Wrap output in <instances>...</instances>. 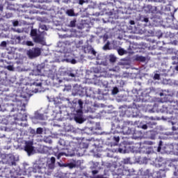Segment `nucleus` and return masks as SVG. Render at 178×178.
I'll list each match as a JSON object with an SVG mask.
<instances>
[{"mask_svg":"<svg viewBox=\"0 0 178 178\" xmlns=\"http://www.w3.org/2000/svg\"><path fill=\"white\" fill-rule=\"evenodd\" d=\"M111 126L112 130H115L114 133H121L127 136L132 134V138L134 140L143 137L141 131H137L130 127V126H133V122L124 120L122 116L115 117L111 122Z\"/></svg>","mask_w":178,"mask_h":178,"instance_id":"obj_1","label":"nucleus"},{"mask_svg":"<svg viewBox=\"0 0 178 178\" xmlns=\"http://www.w3.org/2000/svg\"><path fill=\"white\" fill-rule=\"evenodd\" d=\"M42 79L37 78L31 81V83H26V92L29 94H36L42 90Z\"/></svg>","mask_w":178,"mask_h":178,"instance_id":"obj_2","label":"nucleus"},{"mask_svg":"<svg viewBox=\"0 0 178 178\" xmlns=\"http://www.w3.org/2000/svg\"><path fill=\"white\" fill-rule=\"evenodd\" d=\"M63 152H59L58 154L55 153V156L57 157V159H60L62 156H74V152L70 150L68 148L63 149Z\"/></svg>","mask_w":178,"mask_h":178,"instance_id":"obj_3","label":"nucleus"},{"mask_svg":"<svg viewBox=\"0 0 178 178\" xmlns=\"http://www.w3.org/2000/svg\"><path fill=\"white\" fill-rule=\"evenodd\" d=\"M26 55H28L30 59L37 58V56H40V55H41V49L38 47L32 48L31 49L27 51Z\"/></svg>","mask_w":178,"mask_h":178,"instance_id":"obj_4","label":"nucleus"},{"mask_svg":"<svg viewBox=\"0 0 178 178\" xmlns=\"http://www.w3.org/2000/svg\"><path fill=\"white\" fill-rule=\"evenodd\" d=\"M74 119L76 123H83L84 118H83V111H76V113L74 114Z\"/></svg>","mask_w":178,"mask_h":178,"instance_id":"obj_5","label":"nucleus"},{"mask_svg":"<svg viewBox=\"0 0 178 178\" xmlns=\"http://www.w3.org/2000/svg\"><path fill=\"white\" fill-rule=\"evenodd\" d=\"M24 150L26 152H27L28 155L33 154V152H34V147H33V143L31 142H26L24 147Z\"/></svg>","mask_w":178,"mask_h":178,"instance_id":"obj_6","label":"nucleus"},{"mask_svg":"<svg viewBox=\"0 0 178 178\" xmlns=\"http://www.w3.org/2000/svg\"><path fill=\"white\" fill-rule=\"evenodd\" d=\"M44 35L42 34H38V35L35 36L33 41L38 44H44L45 41L44 40Z\"/></svg>","mask_w":178,"mask_h":178,"instance_id":"obj_7","label":"nucleus"},{"mask_svg":"<svg viewBox=\"0 0 178 178\" xmlns=\"http://www.w3.org/2000/svg\"><path fill=\"white\" fill-rule=\"evenodd\" d=\"M83 100H81V99L78 100V103L76 104L75 105V111H79V112H83Z\"/></svg>","mask_w":178,"mask_h":178,"instance_id":"obj_8","label":"nucleus"},{"mask_svg":"<svg viewBox=\"0 0 178 178\" xmlns=\"http://www.w3.org/2000/svg\"><path fill=\"white\" fill-rule=\"evenodd\" d=\"M170 119H171V120H175V122H174V124L178 125V112L176 111L173 115L170 117Z\"/></svg>","mask_w":178,"mask_h":178,"instance_id":"obj_9","label":"nucleus"},{"mask_svg":"<svg viewBox=\"0 0 178 178\" xmlns=\"http://www.w3.org/2000/svg\"><path fill=\"white\" fill-rule=\"evenodd\" d=\"M143 178H155V177L152 173H149V170H146Z\"/></svg>","mask_w":178,"mask_h":178,"instance_id":"obj_10","label":"nucleus"},{"mask_svg":"<svg viewBox=\"0 0 178 178\" xmlns=\"http://www.w3.org/2000/svg\"><path fill=\"white\" fill-rule=\"evenodd\" d=\"M136 60H137V62H145L147 58L143 56H137L136 57Z\"/></svg>","mask_w":178,"mask_h":178,"instance_id":"obj_11","label":"nucleus"},{"mask_svg":"<svg viewBox=\"0 0 178 178\" xmlns=\"http://www.w3.org/2000/svg\"><path fill=\"white\" fill-rule=\"evenodd\" d=\"M116 56H115L113 54H111L109 56V61L111 63H115V62H116Z\"/></svg>","mask_w":178,"mask_h":178,"instance_id":"obj_12","label":"nucleus"},{"mask_svg":"<svg viewBox=\"0 0 178 178\" xmlns=\"http://www.w3.org/2000/svg\"><path fill=\"white\" fill-rule=\"evenodd\" d=\"M145 152L146 154H147V155H149V154H154V149H152V147H149L146 148Z\"/></svg>","mask_w":178,"mask_h":178,"instance_id":"obj_13","label":"nucleus"},{"mask_svg":"<svg viewBox=\"0 0 178 178\" xmlns=\"http://www.w3.org/2000/svg\"><path fill=\"white\" fill-rule=\"evenodd\" d=\"M31 35L34 38L37 37V35H38V34H37V29H31Z\"/></svg>","mask_w":178,"mask_h":178,"instance_id":"obj_14","label":"nucleus"},{"mask_svg":"<svg viewBox=\"0 0 178 178\" xmlns=\"http://www.w3.org/2000/svg\"><path fill=\"white\" fill-rule=\"evenodd\" d=\"M67 15L71 17L74 16V10L72 9L67 10Z\"/></svg>","mask_w":178,"mask_h":178,"instance_id":"obj_15","label":"nucleus"},{"mask_svg":"<svg viewBox=\"0 0 178 178\" xmlns=\"http://www.w3.org/2000/svg\"><path fill=\"white\" fill-rule=\"evenodd\" d=\"M76 20L74 19L72 21H70V24H69V27H76Z\"/></svg>","mask_w":178,"mask_h":178,"instance_id":"obj_16","label":"nucleus"},{"mask_svg":"<svg viewBox=\"0 0 178 178\" xmlns=\"http://www.w3.org/2000/svg\"><path fill=\"white\" fill-rule=\"evenodd\" d=\"M161 172H162V170H160L159 171L154 172L153 175H156V178H162V175H161Z\"/></svg>","mask_w":178,"mask_h":178,"instance_id":"obj_17","label":"nucleus"},{"mask_svg":"<svg viewBox=\"0 0 178 178\" xmlns=\"http://www.w3.org/2000/svg\"><path fill=\"white\" fill-rule=\"evenodd\" d=\"M118 53L119 55H120V56H122L126 54V51H124L123 49H119L118 50Z\"/></svg>","mask_w":178,"mask_h":178,"instance_id":"obj_18","label":"nucleus"},{"mask_svg":"<svg viewBox=\"0 0 178 178\" xmlns=\"http://www.w3.org/2000/svg\"><path fill=\"white\" fill-rule=\"evenodd\" d=\"M67 166H68L70 169H73L74 168H76V163H67Z\"/></svg>","mask_w":178,"mask_h":178,"instance_id":"obj_19","label":"nucleus"},{"mask_svg":"<svg viewBox=\"0 0 178 178\" xmlns=\"http://www.w3.org/2000/svg\"><path fill=\"white\" fill-rule=\"evenodd\" d=\"M22 122L27 121V115L26 113H24L22 115V117L21 118Z\"/></svg>","mask_w":178,"mask_h":178,"instance_id":"obj_20","label":"nucleus"},{"mask_svg":"<svg viewBox=\"0 0 178 178\" xmlns=\"http://www.w3.org/2000/svg\"><path fill=\"white\" fill-rule=\"evenodd\" d=\"M43 129L41 127H39L36 129V134H42Z\"/></svg>","mask_w":178,"mask_h":178,"instance_id":"obj_21","label":"nucleus"},{"mask_svg":"<svg viewBox=\"0 0 178 178\" xmlns=\"http://www.w3.org/2000/svg\"><path fill=\"white\" fill-rule=\"evenodd\" d=\"M37 118L39 120H44L45 119L44 114H39L38 115Z\"/></svg>","mask_w":178,"mask_h":178,"instance_id":"obj_22","label":"nucleus"},{"mask_svg":"<svg viewBox=\"0 0 178 178\" xmlns=\"http://www.w3.org/2000/svg\"><path fill=\"white\" fill-rule=\"evenodd\" d=\"M50 162L51 165L54 166V165H55V162H56V159H55V157L54 156L51 157Z\"/></svg>","mask_w":178,"mask_h":178,"instance_id":"obj_23","label":"nucleus"},{"mask_svg":"<svg viewBox=\"0 0 178 178\" xmlns=\"http://www.w3.org/2000/svg\"><path fill=\"white\" fill-rule=\"evenodd\" d=\"M154 79L155 80H159V79H161V75H159V74H155L154 76Z\"/></svg>","mask_w":178,"mask_h":178,"instance_id":"obj_24","label":"nucleus"},{"mask_svg":"<svg viewBox=\"0 0 178 178\" xmlns=\"http://www.w3.org/2000/svg\"><path fill=\"white\" fill-rule=\"evenodd\" d=\"M119 92V89L118 88H114L113 90V94L116 95Z\"/></svg>","mask_w":178,"mask_h":178,"instance_id":"obj_25","label":"nucleus"},{"mask_svg":"<svg viewBox=\"0 0 178 178\" xmlns=\"http://www.w3.org/2000/svg\"><path fill=\"white\" fill-rule=\"evenodd\" d=\"M104 49L106 51V49H109V42H107L104 46Z\"/></svg>","mask_w":178,"mask_h":178,"instance_id":"obj_26","label":"nucleus"},{"mask_svg":"<svg viewBox=\"0 0 178 178\" xmlns=\"http://www.w3.org/2000/svg\"><path fill=\"white\" fill-rule=\"evenodd\" d=\"M26 45H28V47H33L34 44H33V42L31 41H26Z\"/></svg>","mask_w":178,"mask_h":178,"instance_id":"obj_27","label":"nucleus"},{"mask_svg":"<svg viewBox=\"0 0 178 178\" xmlns=\"http://www.w3.org/2000/svg\"><path fill=\"white\" fill-rule=\"evenodd\" d=\"M68 63H72V65H76L77 63V61L76 60L72 59V61H67Z\"/></svg>","mask_w":178,"mask_h":178,"instance_id":"obj_28","label":"nucleus"},{"mask_svg":"<svg viewBox=\"0 0 178 178\" xmlns=\"http://www.w3.org/2000/svg\"><path fill=\"white\" fill-rule=\"evenodd\" d=\"M13 24L14 27H17V26H19V21H13Z\"/></svg>","mask_w":178,"mask_h":178,"instance_id":"obj_29","label":"nucleus"},{"mask_svg":"<svg viewBox=\"0 0 178 178\" xmlns=\"http://www.w3.org/2000/svg\"><path fill=\"white\" fill-rule=\"evenodd\" d=\"M90 54H92V55H94L95 56L97 55V51H95L94 49H92Z\"/></svg>","mask_w":178,"mask_h":178,"instance_id":"obj_30","label":"nucleus"},{"mask_svg":"<svg viewBox=\"0 0 178 178\" xmlns=\"http://www.w3.org/2000/svg\"><path fill=\"white\" fill-rule=\"evenodd\" d=\"M6 68L8 69V70L10 71L13 70L14 69L13 65H8Z\"/></svg>","mask_w":178,"mask_h":178,"instance_id":"obj_31","label":"nucleus"},{"mask_svg":"<svg viewBox=\"0 0 178 178\" xmlns=\"http://www.w3.org/2000/svg\"><path fill=\"white\" fill-rule=\"evenodd\" d=\"M141 129H143V130H147L148 129V126H147V124H143L141 126Z\"/></svg>","mask_w":178,"mask_h":178,"instance_id":"obj_32","label":"nucleus"},{"mask_svg":"<svg viewBox=\"0 0 178 178\" xmlns=\"http://www.w3.org/2000/svg\"><path fill=\"white\" fill-rule=\"evenodd\" d=\"M10 166H16V161H13L10 163Z\"/></svg>","mask_w":178,"mask_h":178,"instance_id":"obj_33","label":"nucleus"},{"mask_svg":"<svg viewBox=\"0 0 178 178\" xmlns=\"http://www.w3.org/2000/svg\"><path fill=\"white\" fill-rule=\"evenodd\" d=\"M1 47H6V41L1 42Z\"/></svg>","mask_w":178,"mask_h":178,"instance_id":"obj_34","label":"nucleus"},{"mask_svg":"<svg viewBox=\"0 0 178 178\" xmlns=\"http://www.w3.org/2000/svg\"><path fill=\"white\" fill-rule=\"evenodd\" d=\"M93 178H106V177H104V175H97V176L94 177Z\"/></svg>","mask_w":178,"mask_h":178,"instance_id":"obj_35","label":"nucleus"},{"mask_svg":"<svg viewBox=\"0 0 178 178\" xmlns=\"http://www.w3.org/2000/svg\"><path fill=\"white\" fill-rule=\"evenodd\" d=\"M115 138V140L116 141V143H119L120 140V138H119V136L118 137H114Z\"/></svg>","mask_w":178,"mask_h":178,"instance_id":"obj_36","label":"nucleus"},{"mask_svg":"<svg viewBox=\"0 0 178 178\" xmlns=\"http://www.w3.org/2000/svg\"><path fill=\"white\" fill-rule=\"evenodd\" d=\"M40 28L42 29V30H47V26L46 25H42L40 26Z\"/></svg>","mask_w":178,"mask_h":178,"instance_id":"obj_37","label":"nucleus"},{"mask_svg":"<svg viewBox=\"0 0 178 178\" xmlns=\"http://www.w3.org/2000/svg\"><path fill=\"white\" fill-rule=\"evenodd\" d=\"M68 76H69L70 77H76V74H73V73H70V74H68Z\"/></svg>","mask_w":178,"mask_h":178,"instance_id":"obj_38","label":"nucleus"},{"mask_svg":"<svg viewBox=\"0 0 178 178\" xmlns=\"http://www.w3.org/2000/svg\"><path fill=\"white\" fill-rule=\"evenodd\" d=\"M149 21V19L148 18H147V17H145L143 19V22H145V23H148Z\"/></svg>","mask_w":178,"mask_h":178,"instance_id":"obj_39","label":"nucleus"},{"mask_svg":"<svg viewBox=\"0 0 178 178\" xmlns=\"http://www.w3.org/2000/svg\"><path fill=\"white\" fill-rule=\"evenodd\" d=\"M92 175H97V174H98V170H94L92 171Z\"/></svg>","mask_w":178,"mask_h":178,"instance_id":"obj_40","label":"nucleus"},{"mask_svg":"<svg viewBox=\"0 0 178 178\" xmlns=\"http://www.w3.org/2000/svg\"><path fill=\"white\" fill-rule=\"evenodd\" d=\"M84 0H79V5H83V3H84Z\"/></svg>","mask_w":178,"mask_h":178,"instance_id":"obj_41","label":"nucleus"},{"mask_svg":"<svg viewBox=\"0 0 178 178\" xmlns=\"http://www.w3.org/2000/svg\"><path fill=\"white\" fill-rule=\"evenodd\" d=\"M147 8L149 9V12H152L153 13L154 12L151 10L152 9V6H147Z\"/></svg>","mask_w":178,"mask_h":178,"instance_id":"obj_42","label":"nucleus"},{"mask_svg":"<svg viewBox=\"0 0 178 178\" xmlns=\"http://www.w3.org/2000/svg\"><path fill=\"white\" fill-rule=\"evenodd\" d=\"M17 65H23V61H16Z\"/></svg>","mask_w":178,"mask_h":178,"instance_id":"obj_43","label":"nucleus"},{"mask_svg":"<svg viewBox=\"0 0 178 178\" xmlns=\"http://www.w3.org/2000/svg\"><path fill=\"white\" fill-rule=\"evenodd\" d=\"M0 67H3V61H0Z\"/></svg>","mask_w":178,"mask_h":178,"instance_id":"obj_44","label":"nucleus"},{"mask_svg":"<svg viewBox=\"0 0 178 178\" xmlns=\"http://www.w3.org/2000/svg\"><path fill=\"white\" fill-rule=\"evenodd\" d=\"M161 146H159L158 148H157L158 152H161Z\"/></svg>","mask_w":178,"mask_h":178,"instance_id":"obj_45","label":"nucleus"},{"mask_svg":"<svg viewBox=\"0 0 178 178\" xmlns=\"http://www.w3.org/2000/svg\"><path fill=\"white\" fill-rule=\"evenodd\" d=\"M63 166H64V168H68L67 163L63 164Z\"/></svg>","mask_w":178,"mask_h":178,"instance_id":"obj_46","label":"nucleus"},{"mask_svg":"<svg viewBox=\"0 0 178 178\" xmlns=\"http://www.w3.org/2000/svg\"><path fill=\"white\" fill-rule=\"evenodd\" d=\"M0 10H1V12H2L3 10V6H0Z\"/></svg>","mask_w":178,"mask_h":178,"instance_id":"obj_47","label":"nucleus"},{"mask_svg":"<svg viewBox=\"0 0 178 178\" xmlns=\"http://www.w3.org/2000/svg\"><path fill=\"white\" fill-rule=\"evenodd\" d=\"M159 95H160V97H163V92H160Z\"/></svg>","mask_w":178,"mask_h":178,"instance_id":"obj_48","label":"nucleus"},{"mask_svg":"<svg viewBox=\"0 0 178 178\" xmlns=\"http://www.w3.org/2000/svg\"><path fill=\"white\" fill-rule=\"evenodd\" d=\"M129 112V110H126L125 111H124V115H127V113Z\"/></svg>","mask_w":178,"mask_h":178,"instance_id":"obj_49","label":"nucleus"},{"mask_svg":"<svg viewBox=\"0 0 178 178\" xmlns=\"http://www.w3.org/2000/svg\"><path fill=\"white\" fill-rule=\"evenodd\" d=\"M21 38L20 36L17 37V40H21Z\"/></svg>","mask_w":178,"mask_h":178,"instance_id":"obj_50","label":"nucleus"},{"mask_svg":"<svg viewBox=\"0 0 178 178\" xmlns=\"http://www.w3.org/2000/svg\"><path fill=\"white\" fill-rule=\"evenodd\" d=\"M148 144H149V145H152V142H148Z\"/></svg>","mask_w":178,"mask_h":178,"instance_id":"obj_51","label":"nucleus"},{"mask_svg":"<svg viewBox=\"0 0 178 178\" xmlns=\"http://www.w3.org/2000/svg\"><path fill=\"white\" fill-rule=\"evenodd\" d=\"M131 24H134V21H131Z\"/></svg>","mask_w":178,"mask_h":178,"instance_id":"obj_52","label":"nucleus"},{"mask_svg":"<svg viewBox=\"0 0 178 178\" xmlns=\"http://www.w3.org/2000/svg\"><path fill=\"white\" fill-rule=\"evenodd\" d=\"M86 148H88V145H86Z\"/></svg>","mask_w":178,"mask_h":178,"instance_id":"obj_53","label":"nucleus"},{"mask_svg":"<svg viewBox=\"0 0 178 178\" xmlns=\"http://www.w3.org/2000/svg\"><path fill=\"white\" fill-rule=\"evenodd\" d=\"M33 133H35V130H33Z\"/></svg>","mask_w":178,"mask_h":178,"instance_id":"obj_54","label":"nucleus"},{"mask_svg":"<svg viewBox=\"0 0 178 178\" xmlns=\"http://www.w3.org/2000/svg\"><path fill=\"white\" fill-rule=\"evenodd\" d=\"M60 143H63V140H60Z\"/></svg>","mask_w":178,"mask_h":178,"instance_id":"obj_55","label":"nucleus"},{"mask_svg":"<svg viewBox=\"0 0 178 178\" xmlns=\"http://www.w3.org/2000/svg\"><path fill=\"white\" fill-rule=\"evenodd\" d=\"M49 168H51V164L49 165Z\"/></svg>","mask_w":178,"mask_h":178,"instance_id":"obj_56","label":"nucleus"},{"mask_svg":"<svg viewBox=\"0 0 178 178\" xmlns=\"http://www.w3.org/2000/svg\"><path fill=\"white\" fill-rule=\"evenodd\" d=\"M177 70H178V66L177 67Z\"/></svg>","mask_w":178,"mask_h":178,"instance_id":"obj_57","label":"nucleus"},{"mask_svg":"<svg viewBox=\"0 0 178 178\" xmlns=\"http://www.w3.org/2000/svg\"><path fill=\"white\" fill-rule=\"evenodd\" d=\"M18 31V33H20V31Z\"/></svg>","mask_w":178,"mask_h":178,"instance_id":"obj_58","label":"nucleus"},{"mask_svg":"<svg viewBox=\"0 0 178 178\" xmlns=\"http://www.w3.org/2000/svg\"><path fill=\"white\" fill-rule=\"evenodd\" d=\"M177 63H178V62H177Z\"/></svg>","mask_w":178,"mask_h":178,"instance_id":"obj_59","label":"nucleus"},{"mask_svg":"<svg viewBox=\"0 0 178 178\" xmlns=\"http://www.w3.org/2000/svg\"><path fill=\"white\" fill-rule=\"evenodd\" d=\"M0 108H1V105H0Z\"/></svg>","mask_w":178,"mask_h":178,"instance_id":"obj_60","label":"nucleus"}]
</instances>
